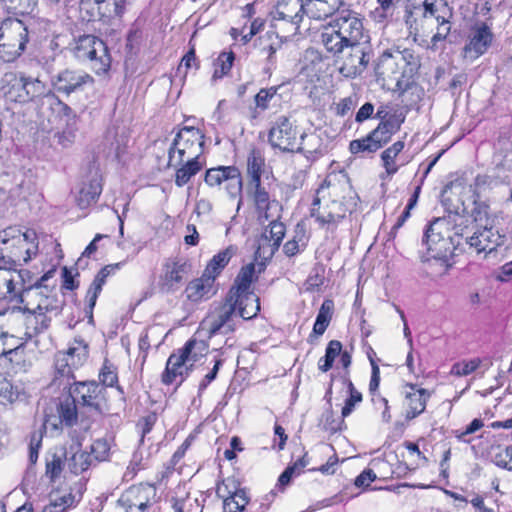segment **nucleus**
<instances>
[{"label": "nucleus", "mask_w": 512, "mask_h": 512, "mask_svg": "<svg viewBox=\"0 0 512 512\" xmlns=\"http://www.w3.org/2000/svg\"><path fill=\"white\" fill-rule=\"evenodd\" d=\"M88 357V344L75 339L66 353H59L55 359V371L59 377H74L73 370L83 365Z\"/></svg>", "instance_id": "nucleus-20"}, {"label": "nucleus", "mask_w": 512, "mask_h": 512, "mask_svg": "<svg viewBox=\"0 0 512 512\" xmlns=\"http://www.w3.org/2000/svg\"><path fill=\"white\" fill-rule=\"evenodd\" d=\"M29 41L26 24L17 18L0 21V59L5 63L17 60L25 51Z\"/></svg>", "instance_id": "nucleus-12"}, {"label": "nucleus", "mask_w": 512, "mask_h": 512, "mask_svg": "<svg viewBox=\"0 0 512 512\" xmlns=\"http://www.w3.org/2000/svg\"><path fill=\"white\" fill-rule=\"evenodd\" d=\"M403 148L404 143L402 141H397L382 152L381 158L388 175H392L397 172L398 168L395 165V158Z\"/></svg>", "instance_id": "nucleus-44"}, {"label": "nucleus", "mask_w": 512, "mask_h": 512, "mask_svg": "<svg viewBox=\"0 0 512 512\" xmlns=\"http://www.w3.org/2000/svg\"><path fill=\"white\" fill-rule=\"evenodd\" d=\"M406 56L400 52H384L378 59L375 67L377 81L382 82L389 90L404 92L412 84V68L407 71Z\"/></svg>", "instance_id": "nucleus-9"}, {"label": "nucleus", "mask_w": 512, "mask_h": 512, "mask_svg": "<svg viewBox=\"0 0 512 512\" xmlns=\"http://www.w3.org/2000/svg\"><path fill=\"white\" fill-rule=\"evenodd\" d=\"M301 143L296 146L295 152L303 153L307 159L314 160L321 154V139L316 134H302Z\"/></svg>", "instance_id": "nucleus-35"}, {"label": "nucleus", "mask_w": 512, "mask_h": 512, "mask_svg": "<svg viewBox=\"0 0 512 512\" xmlns=\"http://www.w3.org/2000/svg\"><path fill=\"white\" fill-rule=\"evenodd\" d=\"M297 130L287 116H280L270 128L268 140L272 147L283 152H295Z\"/></svg>", "instance_id": "nucleus-22"}, {"label": "nucleus", "mask_w": 512, "mask_h": 512, "mask_svg": "<svg viewBox=\"0 0 512 512\" xmlns=\"http://www.w3.org/2000/svg\"><path fill=\"white\" fill-rule=\"evenodd\" d=\"M181 350L192 368L195 362L206 355L208 344L203 340L190 339Z\"/></svg>", "instance_id": "nucleus-38"}, {"label": "nucleus", "mask_w": 512, "mask_h": 512, "mask_svg": "<svg viewBox=\"0 0 512 512\" xmlns=\"http://www.w3.org/2000/svg\"><path fill=\"white\" fill-rule=\"evenodd\" d=\"M71 456L67 458L69 470L78 475L88 469L90 465V455L86 451L80 449V443L75 442L70 446Z\"/></svg>", "instance_id": "nucleus-33"}, {"label": "nucleus", "mask_w": 512, "mask_h": 512, "mask_svg": "<svg viewBox=\"0 0 512 512\" xmlns=\"http://www.w3.org/2000/svg\"><path fill=\"white\" fill-rule=\"evenodd\" d=\"M370 52V48L361 42L347 45L344 52L338 56L340 58V74L346 78H355L361 75L370 62Z\"/></svg>", "instance_id": "nucleus-14"}, {"label": "nucleus", "mask_w": 512, "mask_h": 512, "mask_svg": "<svg viewBox=\"0 0 512 512\" xmlns=\"http://www.w3.org/2000/svg\"><path fill=\"white\" fill-rule=\"evenodd\" d=\"M357 194L343 171L329 173L315 192L310 216L320 228L333 231L357 205Z\"/></svg>", "instance_id": "nucleus-3"}, {"label": "nucleus", "mask_w": 512, "mask_h": 512, "mask_svg": "<svg viewBox=\"0 0 512 512\" xmlns=\"http://www.w3.org/2000/svg\"><path fill=\"white\" fill-rule=\"evenodd\" d=\"M448 36V27H443L442 29L438 28L437 33H435L431 38V49L437 50L441 48L444 49V45L439 46V43L445 42L446 38Z\"/></svg>", "instance_id": "nucleus-62"}, {"label": "nucleus", "mask_w": 512, "mask_h": 512, "mask_svg": "<svg viewBox=\"0 0 512 512\" xmlns=\"http://www.w3.org/2000/svg\"><path fill=\"white\" fill-rule=\"evenodd\" d=\"M405 22L411 34L424 32V23L434 20L437 26L448 23L446 0H413L407 8Z\"/></svg>", "instance_id": "nucleus-11"}, {"label": "nucleus", "mask_w": 512, "mask_h": 512, "mask_svg": "<svg viewBox=\"0 0 512 512\" xmlns=\"http://www.w3.org/2000/svg\"><path fill=\"white\" fill-rule=\"evenodd\" d=\"M120 266L121 263L106 265L96 274L94 280L89 286L86 293L87 306L85 307V314L88 318V323H93V309L96 305L97 298L106 283V279L113 274L115 270L119 269Z\"/></svg>", "instance_id": "nucleus-25"}, {"label": "nucleus", "mask_w": 512, "mask_h": 512, "mask_svg": "<svg viewBox=\"0 0 512 512\" xmlns=\"http://www.w3.org/2000/svg\"><path fill=\"white\" fill-rule=\"evenodd\" d=\"M244 490L245 489L239 487V483L236 479L229 477L217 484L216 495L222 500H225L230 496H235L239 491Z\"/></svg>", "instance_id": "nucleus-51"}, {"label": "nucleus", "mask_w": 512, "mask_h": 512, "mask_svg": "<svg viewBox=\"0 0 512 512\" xmlns=\"http://www.w3.org/2000/svg\"><path fill=\"white\" fill-rule=\"evenodd\" d=\"M0 92L6 102L34 103L38 113L60 127L73 117L72 109L62 102L46 82L22 71L5 72L0 79Z\"/></svg>", "instance_id": "nucleus-2"}, {"label": "nucleus", "mask_w": 512, "mask_h": 512, "mask_svg": "<svg viewBox=\"0 0 512 512\" xmlns=\"http://www.w3.org/2000/svg\"><path fill=\"white\" fill-rule=\"evenodd\" d=\"M492 42V33L489 27L483 23L477 27L463 48V57L473 61L483 55Z\"/></svg>", "instance_id": "nucleus-26"}, {"label": "nucleus", "mask_w": 512, "mask_h": 512, "mask_svg": "<svg viewBox=\"0 0 512 512\" xmlns=\"http://www.w3.org/2000/svg\"><path fill=\"white\" fill-rule=\"evenodd\" d=\"M234 59L235 55L232 51L222 52L216 60L213 79H219L228 74L233 66Z\"/></svg>", "instance_id": "nucleus-46"}, {"label": "nucleus", "mask_w": 512, "mask_h": 512, "mask_svg": "<svg viewBox=\"0 0 512 512\" xmlns=\"http://www.w3.org/2000/svg\"><path fill=\"white\" fill-rule=\"evenodd\" d=\"M333 16L321 34V43L332 56H339L347 45L360 42L364 26L361 15L348 3Z\"/></svg>", "instance_id": "nucleus-6"}, {"label": "nucleus", "mask_w": 512, "mask_h": 512, "mask_svg": "<svg viewBox=\"0 0 512 512\" xmlns=\"http://www.w3.org/2000/svg\"><path fill=\"white\" fill-rule=\"evenodd\" d=\"M247 193L253 199L257 211H267L270 205V196L261 185V180L249 181L247 185Z\"/></svg>", "instance_id": "nucleus-36"}, {"label": "nucleus", "mask_w": 512, "mask_h": 512, "mask_svg": "<svg viewBox=\"0 0 512 512\" xmlns=\"http://www.w3.org/2000/svg\"><path fill=\"white\" fill-rule=\"evenodd\" d=\"M392 133L393 125L389 122H381L365 138L352 140L349 144L350 152L352 154L376 152L390 140Z\"/></svg>", "instance_id": "nucleus-23"}, {"label": "nucleus", "mask_w": 512, "mask_h": 512, "mask_svg": "<svg viewBox=\"0 0 512 512\" xmlns=\"http://www.w3.org/2000/svg\"><path fill=\"white\" fill-rule=\"evenodd\" d=\"M405 391V416L413 419L420 415L426 407L427 395L424 389H417L414 385H408Z\"/></svg>", "instance_id": "nucleus-32"}, {"label": "nucleus", "mask_w": 512, "mask_h": 512, "mask_svg": "<svg viewBox=\"0 0 512 512\" xmlns=\"http://www.w3.org/2000/svg\"><path fill=\"white\" fill-rule=\"evenodd\" d=\"M42 436L33 434L29 444V462L34 465L38 460L39 450L41 448Z\"/></svg>", "instance_id": "nucleus-58"}, {"label": "nucleus", "mask_w": 512, "mask_h": 512, "mask_svg": "<svg viewBox=\"0 0 512 512\" xmlns=\"http://www.w3.org/2000/svg\"><path fill=\"white\" fill-rule=\"evenodd\" d=\"M191 367L185 357V354L181 349L178 353H173L169 356L166 362L165 371L162 374V382L166 385H170L178 376H183L184 373L187 375Z\"/></svg>", "instance_id": "nucleus-31"}, {"label": "nucleus", "mask_w": 512, "mask_h": 512, "mask_svg": "<svg viewBox=\"0 0 512 512\" xmlns=\"http://www.w3.org/2000/svg\"><path fill=\"white\" fill-rule=\"evenodd\" d=\"M341 349L342 344L340 341L331 340L326 347L324 357L319 359L318 369L322 372L329 371L332 368L335 359L341 353Z\"/></svg>", "instance_id": "nucleus-42"}, {"label": "nucleus", "mask_w": 512, "mask_h": 512, "mask_svg": "<svg viewBox=\"0 0 512 512\" xmlns=\"http://www.w3.org/2000/svg\"><path fill=\"white\" fill-rule=\"evenodd\" d=\"M423 243L427 247V263L429 273L434 276H444L448 271V219L437 217L427 226Z\"/></svg>", "instance_id": "nucleus-7"}, {"label": "nucleus", "mask_w": 512, "mask_h": 512, "mask_svg": "<svg viewBox=\"0 0 512 512\" xmlns=\"http://www.w3.org/2000/svg\"><path fill=\"white\" fill-rule=\"evenodd\" d=\"M49 278V272L39 278L34 284L26 285L19 303L23 307L26 321L25 340L45 332L53 317L58 316L64 306L63 299L54 287L44 284Z\"/></svg>", "instance_id": "nucleus-4"}, {"label": "nucleus", "mask_w": 512, "mask_h": 512, "mask_svg": "<svg viewBox=\"0 0 512 512\" xmlns=\"http://www.w3.org/2000/svg\"><path fill=\"white\" fill-rule=\"evenodd\" d=\"M236 314L232 304L225 299L216 306L201 322L202 330L206 331L209 338L217 335H227L235 331L234 318Z\"/></svg>", "instance_id": "nucleus-17"}, {"label": "nucleus", "mask_w": 512, "mask_h": 512, "mask_svg": "<svg viewBox=\"0 0 512 512\" xmlns=\"http://www.w3.org/2000/svg\"><path fill=\"white\" fill-rule=\"evenodd\" d=\"M301 12L306 13V2L302 0H278L272 16L274 20L287 21L298 25L301 22Z\"/></svg>", "instance_id": "nucleus-28"}, {"label": "nucleus", "mask_w": 512, "mask_h": 512, "mask_svg": "<svg viewBox=\"0 0 512 512\" xmlns=\"http://www.w3.org/2000/svg\"><path fill=\"white\" fill-rule=\"evenodd\" d=\"M255 268L254 263L243 266L226 296L234 312L236 313L237 309L239 316L244 320L256 317L260 311V299L251 289L255 280Z\"/></svg>", "instance_id": "nucleus-8"}, {"label": "nucleus", "mask_w": 512, "mask_h": 512, "mask_svg": "<svg viewBox=\"0 0 512 512\" xmlns=\"http://www.w3.org/2000/svg\"><path fill=\"white\" fill-rule=\"evenodd\" d=\"M348 0H306V14L317 20L332 17Z\"/></svg>", "instance_id": "nucleus-29"}, {"label": "nucleus", "mask_w": 512, "mask_h": 512, "mask_svg": "<svg viewBox=\"0 0 512 512\" xmlns=\"http://www.w3.org/2000/svg\"><path fill=\"white\" fill-rule=\"evenodd\" d=\"M15 393L12 384L0 373V401H13Z\"/></svg>", "instance_id": "nucleus-59"}, {"label": "nucleus", "mask_w": 512, "mask_h": 512, "mask_svg": "<svg viewBox=\"0 0 512 512\" xmlns=\"http://www.w3.org/2000/svg\"><path fill=\"white\" fill-rule=\"evenodd\" d=\"M73 501L74 496L71 493L54 497L42 512H65L73 504Z\"/></svg>", "instance_id": "nucleus-52"}, {"label": "nucleus", "mask_w": 512, "mask_h": 512, "mask_svg": "<svg viewBox=\"0 0 512 512\" xmlns=\"http://www.w3.org/2000/svg\"><path fill=\"white\" fill-rule=\"evenodd\" d=\"M94 83L93 77L85 71L64 69L51 78V85L58 93L69 96L82 92Z\"/></svg>", "instance_id": "nucleus-19"}, {"label": "nucleus", "mask_w": 512, "mask_h": 512, "mask_svg": "<svg viewBox=\"0 0 512 512\" xmlns=\"http://www.w3.org/2000/svg\"><path fill=\"white\" fill-rule=\"evenodd\" d=\"M187 272L186 262L177 260L170 261L165 264L164 285L168 289H173L182 282L183 275Z\"/></svg>", "instance_id": "nucleus-34"}, {"label": "nucleus", "mask_w": 512, "mask_h": 512, "mask_svg": "<svg viewBox=\"0 0 512 512\" xmlns=\"http://www.w3.org/2000/svg\"><path fill=\"white\" fill-rule=\"evenodd\" d=\"M99 377L103 385L109 387L114 386L118 381L117 373L114 371V369L107 365L103 366Z\"/></svg>", "instance_id": "nucleus-61"}, {"label": "nucleus", "mask_w": 512, "mask_h": 512, "mask_svg": "<svg viewBox=\"0 0 512 512\" xmlns=\"http://www.w3.org/2000/svg\"><path fill=\"white\" fill-rule=\"evenodd\" d=\"M286 228L282 222L272 221L263 233V238L272 242L274 248H278L285 236Z\"/></svg>", "instance_id": "nucleus-45"}, {"label": "nucleus", "mask_w": 512, "mask_h": 512, "mask_svg": "<svg viewBox=\"0 0 512 512\" xmlns=\"http://www.w3.org/2000/svg\"><path fill=\"white\" fill-rule=\"evenodd\" d=\"M66 455L67 453L61 455L53 453L46 458L45 475L50 482L53 483L60 477L65 465L63 456L66 457Z\"/></svg>", "instance_id": "nucleus-43"}, {"label": "nucleus", "mask_w": 512, "mask_h": 512, "mask_svg": "<svg viewBox=\"0 0 512 512\" xmlns=\"http://www.w3.org/2000/svg\"><path fill=\"white\" fill-rule=\"evenodd\" d=\"M354 105V100L351 97H346L337 104L336 112L338 115L344 116L353 109Z\"/></svg>", "instance_id": "nucleus-64"}, {"label": "nucleus", "mask_w": 512, "mask_h": 512, "mask_svg": "<svg viewBox=\"0 0 512 512\" xmlns=\"http://www.w3.org/2000/svg\"><path fill=\"white\" fill-rule=\"evenodd\" d=\"M483 426V421L481 419L476 418L465 428V430L461 431L459 429H456L453 430V434L458 440L469 443L470 439H466V436L475 433Z\"/></svg>", "instance_id": "nucleus-55"}, {"label": "nucleus", "mask_w": 512, "mask_h": 512, "mask_svg": "<svg viewBox=\"0 0 512 512\" xmlns=\"http://www.w3.org/2000/svg\"><path fill=\"white\" fill-rule=\"evenodd\" d=\"M110 451V445L106 439H97L91 445V453L95 459L104 461L107 459Z\"/></svg>", "instance_id": "nucleus-54"}, {"label": "nucleus", "mask_w": 512, "mask_h": 512, "mask_svg": "<svg viewBox=\"0 0 512 512\" xmlns=\"http://www.w3.org/2000/svg\"><path fill=\"white\" fill-rule=\"evenodd\" d=\"M80 10L88 15V21L107 22L123 14L119 0H80Z\"/></svg>", "instance_id": "nucleus-24"}, {"label": "nucleus", "mask_w": 512, "mask_h": 512, "mask_svg": "<svg viewBox=\"0 0 512 512\" xmlns=\"http://www.w3.org/2000/svg\"><path fill=\"white\" fill-rule=\"evenodd\" d=\"M77 405L79 404L76 402V400L69 395L60 403L58 407L60 420L68 427H72L77 423L79 414Z\"/></svg>", "instance_id": "nucleus-37"}, {"label": "nucleus", "mask_w": 512, "mask_h": 512, "mask_svg": "<svg viewBox=\"0 0 512 512\" xmlns=\"http://www.w3.org/2000/svg\"><path fill=\"white\" fill-rule=\"evenodd\" d=\"M30 240L31 234L16 227H8L1 231L0 264L12 266L28 262L36 253V246Z\"/></svg>", "instance_id": "nucleus-10"}, {"label": "nucleus", "mask_w": 512, "mask_h": 512, "mask_svg": "<svg viewBox=\"0 0 512 512\" xmlns=\"http://www.w3.org/2000/svg\"><path fill=\"white\" fill-rule=\"evenodd\" d=\"M29 275L27 270H18L10 265L0 264V301L19 303Z\"/></svg>", "instance_id": "nucleus-16"}, {"label": "nucleus", "mask_w": 512, "mask_h": 512, "mask_svg": "<svg viewBox=\"0 0 512 512\" xmlns=\"http://www.w3.org/2000/svg\"><path fill=\"white\" fill-rule=\"evenodd\" d=\"M481 365L480 358L460 360L450 368V378H467Z\"/></svg>", "instance_id": "nucleus-41"}, {"label": "nucleus", "mask_w": 512, "mask_h": 512, "mask_svg": "<svg viewBox=\"0 0 512 512\" xmlns=\"http://www.w3.org/2000/svg\"><path fill=\"white\" fill-rule=\"evenodd\" d=\"M156 495L151 484H139L128 488L119 498L118 503L125 512H146Z\"/></svg>", "instance_id": "nucleus-21"}, {"label": "nucleus", "mask_w": 512, "mask_h": 512, "mask_svg": "<svg viewBox=\"0 0 512 512\" xmlns=\"http://www.w3.org/2000/svg\"><path fill=\"white\" fill-rule=\"evenodd\" d=\"M22 346V338L7 332H0V356L11 354Z\"/></svg>", "instance_id": "nucleus-47"}, {"label": "nucleus", "mask_w": 512, "mask_h": 512, "mask_svg": "<svg viewBox=\"0 0 512 512\" xmlns=\"http://www.w3.org/2000/svg\"><path fill=\"white\" fill-rule=\"evenodd\" d=\"M73 55L80 61H89L96 74H102L111 66V56L106 44L94 35L79 36L72 47Z\"/></svg>", "instance_id": "nucleus-13"}, {"label": "nucleus", "mask_w": 512, "mask_h": 512, "mask_svg": "<svg viewBox=\"0 0 512 512\" xmlns=\"http://www.w3.org/2000/svg\"><path fill=\"white\" fill-rule=\"evenodd\" d=\"M232 255V247H228L225 250L220 251L219 253L214 255L213 258L209 261L208 265L204 270V273H206L209 276H213V279H216V277L220 274L222 269L229 263Z\"/></svg>", "instance_id": "nucleus-39"}, {"label": "nucleus", "mask_w": 512, "mask_h": 512, "mask_svg": "<svg viewBox=\"0 0 512 512\" xmlns=\"http://www.w3.org/2000/svg\"><path fill=\"white\" fill-rule=\"evenodd\" d=\"M204 134L198 128L184 126L175 135L168 148V167L176 169L175 184L186 185L203 168Z\"/></svg>", "instance_id": "nucleus-5"}, {"label": "nucleus", "mask_w": 512, "mask_h": 512, "mask_svg": "<svg viewBox=\"0 0 512 512\" xmlns=\"http://www.w3.org/2000/svg\"><path fill=\"white\" fill-rule=\"evenodd\" d=\"M511 457H512V446H508L505 448H498V451L494 455V462L497 466L501 468H505L509 471H512L511 465Z\"/></svg>", "instance_id": "nucleus-53"}, {"label": "nucleus", "mask_w": 512, "mask_h": 512, "mask_svg": "<svg viewBox=\"0 0 512 512\" xmlns=\"http://www.w3.org/2000/svg\"><path fill=\"white\" fill-rule=\"evenodd\" d=\"M82 409L90 414H102L105 408V388L95 381L75 382L69 390Z\"/></svg>", "instance_id": "nucleus-15"}, {"label": "nucleus", "mask_w": 512, "mask_h": 512, "mask_svg": "<svg viewBox=\"0 0 512 512\" xmlns=\"http://www.w3.org/2000/svg\"><path fill=\"white\" fill-rule=\"evenodd\" d=\"M463 181H450V191L457 195V203H450L454 211L450 210V223H453L454 236L450 237V244L453 245V253L458 254L465 251L477 254L491 253L507 241L505 234L494 228V220L489 217V207L475 198L477 189Z\"/></svg>", "instance_id": "nucleus-1"}, {"label": "nucleus", "mask_w": 512, "mask_h": 512, "mask_svg": "<svg viewBox=\"0 0 512 512\" xmlns=\"http://www.w3.org/2000/svg\"><path fill=\"white\" fill-rule=\"evenodd\" d=\"M276 94V89H261L255 96L256 106L265 110L268 108V102L273 98Z\"/></svg>", "instance_id": "nucleus-57"}, {"label": "nucleus", "mask_w": 512, "mask_h": 512, "mask_svg": "<svg viewBox=\"0 0 512 512\" xmlns=\"http://www.w3.org/2000/svg\"><path fill=\"white\" fill-rule=\"evenodd\" d=\"M205 183L209 187H219L224 184L228 196L232 199L241 195L242 177L239 169L235 166H218L206 171Z\"/></svg>", "instance_id": "nucleus-18"}, {"label": "nucleus", "mask_w": 512, "mask_h": 512, "mask_svg": "<svg viewBox=\"0 0 512 512\" xmlns=\"http://www.w3.org/2000/svg\"><path fill=\"white\" fill-rule=\"evenodd\" d=\"M3 6L10 13L14 14H29L36 5L35 0H1Z\"/></svg>", "instance_id": "nucleus-48"}, {"label": "nucleus", "mask_w": 512, "mask_h": 512, "mask_svg": "<svg viewBox=\"0 0 512 512\" xmlns=\"http://www.w3.org/2000/svg\"><path fill=\"white\" fill-rule=\"evenodd\" d=\"M185 292L188 300L192 302L208 300L217 292L215 279L203 272L201 277L189 282Z\"/></svg>", "instance_id": "nucleus-27"}, {"label": "nucleus", "mask_w": 512, "mask_h": 512, "mask_svg": "<svg viewBox=\"0 0 512 512\" xmlns=\"http://www.w3.org/2000/svg\"><path fill=\"white\" fill-rule=\"evenodd\" d=\"M333 311H334V302L330 299L324 300L319 311H318L316 321L325 322V323L330 324V321L333 316Z\"/></svg>", "instance_id": "nucleus-56"}, {"label": "nucleus", "mask_w": 512, "mask_h": 512, "mask_svg": "<svg viewBox=\"0 0 512 512\" xmlns=\"http://www.w3.org/2000/svg\"><path fill=\"white\" fill-rule=\"evenodd\" d=\"M344 382L347 385L349 397L345 401L341 414L343 417H347L352 413L355 405L362 401V394L354 387L351 380L344 379Z\"/></svg>", "instance_id": "nucleus-50"}, {"label": "nucleus", "mask_w": 512, "mask_h": 512, "mask_svg": "<svg viewBox=\"0 0 512 512\" xmlns=\"http://www.w3.org/2000/svg\"><path fill=\"white\" fill-rule=\"evenodd\" d=\"M102 192L101 176L95 172L89 180L83 181L76 196L77 205L87 208L95 203Z\"/></svg>", "instance_id": "nucleus-30"}, {"label": "nucleus", "mask_w": 512, "mask_h": 512, "mask_svg": "<svg viewBox=\"0 0 512 512\" xmlns=\"http://www.w3.org/2000/svg\"><path fill=\"white\" fill-rule=\"evenodd\" d=\"M249 501L250 498L244 490L239 491L235 496L233 495L223 500V506L225 510H228V512H242L248 505Z\"/></svg>", "instance_id": "nucleus-49"}, {"label": "nucleus", "mask_w": 512, "mask_h": 512, "mask_svg": "<svg viewBox=\"0 0 512 512\" xmlns=\"http://www.w3.org/2000/svg\"><path fill=\"white\" fill-rule=\"evenodd\" d=\"M450 385H452L458 392L457 398L468 390L471 385V381L468 378H450Z\"/></svg>", "instance_id": "nucleus-63"}, {"label": "nucleus", "mask_w": 512, "mask_h": 512, "mask_svg": "<svg viewBox=\"0 0 512 512\" xmlns=\"http://www.w3.org/2000/svg\"><path fill=\"white\" fill-rule=\"evenodd\" d=\"M265 165V159L260 150L252 149L247 158V173L249 181L261 180V175Z\"/></svg>", "instance_id": "nucleus-40"}, {"label": "nucleus", "mask_w": 512, "mask_h": 512, "mask_svg": "<svg viewBox=\"0 0 512 512\" xmlns=\"http://www.w3.org/2000/svg\"><path fill=\"white\" fill-rule=\"evenodd\" d=\"M376 479V474L371 469H365L355 479L354 484L359 488H367Z\"/></svg>", "instance_id": "nucleus-60"}]
</instances>
